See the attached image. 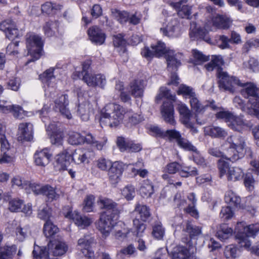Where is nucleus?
<instances>
[{"mask_svg": "<svg viewBox=\"0 0 259 259\" xmlns=\"http://www.w3.org/2000/svg\"><path fill=\"white\" fill-rule=\"evenodd\" d=\"M220 88L231 93L236 91V86L242 88L241 95L248 99L247 113L259 119V88L251 82H243L236 77L230 76L228 74L220 73Z\"/></svg>", "mask_w": 259, "mask_h": 259, "instance_id": "f257e3e1", "label": "nucleus"}, {"mask_svg": "<svg viewBox=\"0 0 259 259\" xmlns=\"http://www.w3.org/2000/svg\"><path fill=\"white\" fill-rule=\"evenodd\" d=\"M235 229L237 231L236 240L240 246L259 256V243L251 246L249 239V237L255 236L259 232V224L246 226L244 222H239L237 224Z\"/></svg>", "mask_w": 259, "mask_h": 259, "instance_id": "f03ea898", "label": "nucleus"}, {"mask_svg": "<svg viewBox=\"0 0 259 259\" xmlns=\"http://www.w3.org/2000/svg\"><path fill=\"white\" fill-rule=\"evenodd\" d=\"M125 111L119 104L110 103L102 110L100 123L102 127L109 126L116 127L123 118Z\"/></svg>", "mask_w": 259, "mask_h": 259, "instance_id": "7ed1b4c3", "label": "nucleus"}, {"mask_svg": "<svg viewBox=\"0 0 259 259\" xmlns=\"http://www.w3.org/2000/svg\"><path fill=\"white\" fill-rule=\"evenodd\" d=\"M225 145L230 155V157L225 158L232 161L243 157L247 151L251 153L250 149L246 145L244 137L240 135H232L228 137Z\"/></svg>", "mask_w": 259, "mask_h": 259, "instance_id": "20e7f679", "label": "nucleus"}, {"mask_svg": "<svg viewBox=\"0 0 259 259\" xmlns=\"http://www.w3.org/2000/svg\"><path fill=\"white\" fill-rule=\"evenodd\" d=\"M26 48L28 50V54L32 58L30 61H34L38 59L41 54L43 42L41 38L33 33H28L26 35Z\"/></svg>", "mask_w": 259, "mask_h": 259, "instance_id": "39448f33", "label": "nucleus"}, {"mask_svg": "<svg viewBox=\"0 0 259 259\" xmlns=\"http://www.w3.org/2000/svg\"><path fill=\"white\" fill-rule=\"evenodd\" d=\"M163 98L168 100L167 102L163 103V118L166 122L174 125L176 121L173 103L176 100V95L170 90L165 89L163 90Z\"/></svg>", "mask_w": 259, "mask_h": 259, "instance_id": "423d86ee", "label": "nucleus"}, {"mask_svg": "<svg viewBox=\"0 0 259 259\" xmlns=\"http://www.w3.org/2000/svg\"><path fill=\"white\" fill-rule=\"evenodd\" d=\"M165 137H167L170 140H176L178 145L184 150L189 151H196V148L187 139L182 137L180 133L176 130H167L164 134Z\"/></svg>", "mask_w": 259, "mask_h": 259, "instance_id": "0eeeda50", "label": "nucleus"}, {"mask_svg": "<svg viewBox=\"0 0 259 259\" xmlns=\"http://www.w3.org/2000/svg\"><path fill=\"white\" fill-rule=\"evenodd\" d=\"M98 203L101 208L106 209V211L102 214H110L112 219L118 220L120 211L116 202L106 197H100Z\"/></svg>", "mask_w": 259, "mask_h": 259, "instance_id": "6e6552de", "label": "nucleus"}, {"mask_svg": "<svg viewBox=\"0 0 259 259\" xmlns=\"http://www.w3.org/2000/svg\"><path fill=\"white\" fill-rule=\"evenodd\" d=\"M190 37L193 39H202L208 43H210L211 39L208 35L209 31L213 30L212 26L207 22L204 29L197 28L196 23L192 22L190 24Z\"/></svg>", "mask_w": 259, "mask_h": 259, "instance_id": "1a4fd4ad", "label": "nucleus"}, {"mask_svg": "<svg viewBox=\"0 0 259 259\" xmlns=\"http://www.w3.org/2000/svg\"><path fill=\"white\" fill-rule=\"evenodd\" d=\"M95 239L89 235H84L79 238L77 243L76 248L84 256L92 258L94 256V252L91 250V245L94 243Z\"/></svg>", "mask_w": 259, "mask_h": 259, "instance_id": "9d476101", "label": "nucleus"}, {"mask_svg": "<svg viewBox=\"0 0 259 259\" xmlns=\"http://www.w3.org/2000/svg\"><path fill=\"white\" fill-rule=\"evenodd\" d=\"M117 220L112 219L110 214H102L98 224V228L103 235L107 236L115 227Z\"/></svg>", "mask_w": 259, "mask_h": 259, "instance_id": "9b49d317", "label": "nucleus"}, {"mask_svg": "<svg viewBox=\"0 0 259 259\" xmlns=\"http://www.w3.org/2000/svg\"><path fill=\"white\" fill-rule=\"evenodd\" d=\"M163 56L166 59L168 70L171 72L177 71L181 64L180 60L178 58V55L175 54L173 50L167 48L163 43Z\"/></svg>", "mask_w": 259, "mask_h": 259, "instance_id": "f8f14e48", "label": "nucleus"}, {"mask_svg": "<svg viewBox=\"0 0 259 259\" xmlns=\"http://www.w3.org/2000/svg\"><path fill=\"white\" fill-rule=\"evenodd\" d=\"M54 109L56 111H59L61 114L68 119L72 118V115L67 108L69 105L68 95L62 94L55 99Z\"/></svg>", "mask_w": 259, "mask_h": 259, "instance_id": "ddd939ff", "label": "nucleus"}, {"mask_svg": "<svg viewBox=\"0 0 259 259\" xmlns=\"http://www.w3.org/2000/svg\"><path fill=\"white\" fill-rule=\"evenodd\" d=\"M63 214L65 218L72 220L75 224L82 228L89 226L92 221L85 216L80 215L78 212H72L69 207H67L63 210Z\"/></svg>", "mask_w": 259, "mask_h": 259, "instance_id": "4468645a", "label": "nucleus"}, {"mask_svg": "<svg viewBox=\"0 0 259 259\" xmlns=\"http://www.w3.org/2000/svg\"><path fill=\"white\" fill-rule=\"evenodd\" d=\"M177 109L180 114L181 122L185 126H191L192 121L194 119L192 111L185 103L179 101L177 104Z\"/></svg>", "mask_w": 259, "mask_h": 259, "instance_id": "2eb2a0df", "label": "nucleus"}, {"mask_svg": "<svg viewBox=\"0 0 259 259\" xmlns=\"http://www.w3.org/2000/svg\"><path fill=\"white\" fill-rule=\"evenodd\" d=\"M92 156V151L83 148L76 149L70 155L72 161L77 165L89 163Z\"/></svg>", "mask_w": 259, "mask_h": 259, "instance_id": "dca6fc26", "label": "nucleus"}, {"mask_svg": "<svg viewBox=\"0 0 259 259\" xmlns=\"http://www.w3.org/2000/svg\"><path fill=\"white\" fill-rule=\"evenodd\" d=\"M188 0H181L178 2H171L169 5L177 11L181 18L189 19L191 15L192 7L187 4Z\"/></svg>", "mask_w": 259, "mask_h": 259, "instance_id": "f3484780", "label": "nucleus"}, {"mask_svg": "<svg viewBox=\"0 0 259 259\" xmlns=\"http://www.w3.org/2000/svg\"><path fill=\"white\" fill-rule=\"evenodd\" d=\"M123 170L122 163L115 161L108 169L109 181L112 185H116L120 181Z\"/></svg>", "mask_w": 259, "mask_h": 259, "instance_id": "a211bd4d", "label": "nucleus"}, {"mask_svg": "<svg viewBox=\"0 0 259 259\" xmlns=\"http://www.w3.org/2000/svg\"><path fill=\"white\" fill-rule=\"evenodd\" d=\"M33 139V125L29 122L21 123L19 125L18 140L23 142Z\"/></svg>", "mask_w": 259, "mask_h": 259, "instance_id": "6ab92c4d", "label": "nucleus"}, {"mask_svg": "<svg viewBox=\"0 0 259 259\" xmlns=\"http://www.w3.org/2000/svg\"><path fill=\"white\" fill-rule=\"evenodd\" d=\"M70 154L67 150L58 154L55 157L54 166L56 169L59 171L67 170L70 164Z\"/></svg>", "mask_w": 259, "mask_h": 259, "instance_id": "aec40b11", "label": "nucleus"}, {"mask_svg": "<svg viewBox=\"0 0 259 259\" xmlns=\"http://www.w3.org/2000/svg\"><path fill=\"white\" fill-rule=\"evenodd\" d=\"M5 101L0 100V111L5 113L12 112L15 118L19 119H22L25 116V111L20 106L16 105L5 106Z\"/></svg>", "mask_w": 259, "mask_h": 259, "instance_id": "412c9836", "label": "nucleus"}, {"mask_svg": "<svg viewBox=\"0 0 259 259\" xmlns=\"http://www.w3.org/2000/svg\"><path fill=\"white\" fill-rule=\"evenodd\" d=\"M0 29L5 33L9 39H13L18 37V30L15 23L11 20H7L0 24Z\"/></svg>", "mask_w": 259, "mask_h": 259, "instance_id": "4be33fe9", "label": "nucleus"}, {"mask_svg": "<svg viewBox=\"0 0 259 259\" xmlns=\"http://www.w3.org/2000/svg\"><path fill=\"white\" fill-rule=\"evenodd\" d=\"M224 64V60L221 55H214L212 56L211 61L205 65L206 69L209 71H212L214 69H217V76L219 78V84L220 88V73L221 72L228 73L225 72L221 68V66Z\"/></svg>", "mask_w": 259, "mask_h": 259, "instance_id": "5701e85b", "label": "nucleus"}, {"mask_svg": "<svg viewBox=\"0 0 259 259\" xmlns=\"http://www.w3.org/2000/svg\"><path fill=\"white\" fill-rule=\"evenodd\" d=\"M52 156L48 149L37 151L34 155V162L37 166L45 167L49 163Z\"/></svg>", "mask_w": 259, "mask_h": 259, "instance_id": "b1692460", "label": "nucleus"}, {"mask_svg": "<svg viewBox=\"0 0 259 259\" xmlns=\"http://www.w3.org/2000/svg\"><path fill=\"white\" fill-rule=\"evenodd\" d=\"M207 22L212 28L214 27L224 29L229 28L232 23L231 20L228 17L219 15L213 16L211 21Z\"/></svg>", "mask_w": 259, "mask_h": 259, "instance_id": "393cba45", "label": "nucleus"}, {"mask_svg": "<svg viewBox=\"0 0 259 259\" xmlns=\"http://www.w3.org/2000/svg\"><path fill=\"white\" fill-rule=\"evenodd\" d=\"M141 54L146 58L160 57L162 56V42L161 41H158L156 44H152L151 46V49L148 47H145L142 50Z\"/></svg>", "mask_w": 259, "mask_h": 259, "instance_id": "a878e982", "label": "nucleus"}, {"mask_svg": "<svg viewBox=\"0 0 259 259\" xmlns=\"http://www.w3.org/2000/svg\"><path fill=\"white\" fill-rule=\"evenodd\" d=\"M88 33L92 42L99 45L104 43L105 34L99 27L94 26L90 27L88 30Z\"/></svg>", "mask_w": 259, "mask_h": 259, "instance_id": "bb28decb", "label": "nucleus"}, {"mask_svg": "<svg viewBox=\"0 0 259 259\" xmlns=\"http://www.w3.org/2000/svg\"><path fill=\"white\" fill-rule=\"evenodd\" d=\"M134 212L138 215L136 218L141 222H146L151 219L152 215L150 209L146 205L137 203Z\"/></svg>", "mask_w": 259, "mask_h": 259, "instance_id": "cd10ccee", "label": "nucleus"}, {"mask_svg": "<svg viewBox=\"0 0 259 259\" xmlns=\"http://www.w3.org/2000/svg\"><path fill=\"white\" fill-rule=\"evenodd\" d=\"M205 135L214 138L224 139L228 135L227 132L223 128L215 125H209L204 128Z\"/></svg>", "mask_w": 259, "mask_h": 259, "instance_id": "c85d7f7f", "label": "nucleus"}, {"mask_svg": "<svg viewBox=\"0 0 259 259\" xmlns=\"http://www.w3.org/2000/svg\"><path fill=\"white\" fill-rule=\"evenodd\" d=\"M142 80H134L131 82L127 89L131 95L135 98H141L143 96L144 86Z\"/></svg>", "mask_w": 259, "mask_h": 259, "instance_id": "c756f323", "label": "nucleus"}, {"mask_svg": "<svg viewBox=\"0 0 259 259\" xmlns=\"http://www.w3.org/2000/svg\"><path fill=\"white\" fill-rule=\"evenodd\" d=\"M249 126V123L243 119V116L234 115V118L229 123V127L235 131L241 132L245 127Z\"/></svg>", "mask_w": 259, "mask_h": 259, "instance_id": "7c9ffc66", "label": "nucleus"}, {"mask_svg": "<svg viewBox=\"0 0 259 259\" xmlns=\"http://www.w3.org/2000/svg\"><path fill=\"white\" fill-rule=\"evenodd\" d=\"M163 33L168 37H175L179 35L178 22L175 19L169 20L166 26L163 28Z\"/></svg>", "mask_w": 259, "mask_h": 259, "instance_id": "2f4dec72", "label": "nucleus"}, {"mask_svg": "<svg viewBox=\"0 0 259 259\" xmlns=\"http://www.w3.org/2000/svg\"><path fill=\"white\" fill-rule=\"evenodd\" d=\"M53 246V253L55 256L64 255L68 249V244L62 239L54 240Z\"/></svg>", "mask_w": 259, "mask_h": 259, "instance_id": "473e14b6", "label": "nucleus"}, {"mask_svg": "<svg viewBox=\"0 0 259 259\" xmlns=\"http://www.w3.org/2000/svg\"><path fill=\"white\" fill-rule=\"evenodd\" d=\"M171 255L172 259H189L191 253L186 247L177 246L171 252Z\"/></svg>", "mask_w": 259, "mask_h": 259, "instance_id": "72a5a7b5", "label": "nucleus"}, {"mask_svg": "<svg viewBox=\"0 0 259 259\" xmlns=\"http://www.w3.org/2000/svg\"><path fill=\"white\" fill-rule=\"evenodd\" d=\"M91 106V104L88 102H83L78 105L77 113L82 121H87L89 120Z\"/></svg>", "mask_w": 259, "mask_h": 259, "instance_id": "f704fd0d", "label": "nucleus"}, {"mask_svg": "<svg viewBox=\"0 0 259 259\" xmlns=\"http://www.w3.org/2000/svg\"><path fill=\"white\" fill-rule=\"evenodd\" d=\"M244 176L243 170L238 167H232L227 174V180L229 181L236 182L241 180Z\"/></svg>", "mask_w": 259, "mask_h": 259, "instance_id": "c9c22d12", "label": "nucleus"}, {"mask_svg": "<svg viewBox=\"0 0 259 259\" xmlns=\"http://www.w3.org/2000/svg\"><path fill=\"white\" fill-rule=\"evenodd\" d=\"M233 230L226 224L220 225L216 235L221 240L227 239L232 235Z\"/></svg>", "mask_w": 259, "mask_h": 259, "instance_id": "e433bc0d", "label": "nucleus"}, {"mask_svg": "<svg viewBox=\"0 0 259 259\" xmlns=\"http://www.w3.org/2000/svg\"><path fill=\"white\" fill-rule=\"evenodd\" d=\"M225 202L229 205L238 207L240 206L241 199L232 190L228 191L225 196Z\"/></svg>", "mask_w": 259, "mask_h": 259, "instance_id": "4c0bfd02", "label": "nucleus"}, {"mask_svg": "<svg viewBox=\"0 0 259 259\" xmlns=\"http://www.w3.org/2000/svg\"><path fill=\"white\" fill-rule=\"evenodd\" d=\"M58 231L59 229L57 226L55 225L51 221H47L44 225V233L47 238L53 236Z\"/></svg>", "mask_w": 259, "mask_h": 259, "instance_id": "58836bf2", "label": "nucleus"}, {"mask_svg": "<svg viewBox=\"0 0 259 259\" xmlns=\"http://www.w3.org/2000/svg\"><path fill=\"white\" fill-rule=\"evenodd\" d=\"M185 231L191 239H195L201 234V228L194 225L191 222L187 223Z\"/></svg>", "mask_w": 259, "mask_h": 259, "instance_id": "ea45409f", "label": "nucleus"}, {"mask_svg": "<svg viewBox=\"0 0 259 259\" xmlns=\"http://www.w3.org/2000/svg\"><path fill=\"white\" fill-rule=\"evenodd\" d=\"M32 253L34 259H50L48 249L45 247L35 246Z\"/></svg>", "mask_w": 259, "mask_h": 259, "instance_id": "a19ab883", "label": "nucleus"}, {"mask_svg": "<svg viewBox=\"0 0 259 259\" xmlns=\"http://www.w3.org/2000/svg\"><path fill=\"white\" fill-rule=\"evenodd\" d=\"M54 71V68H50L39 75V78L44 83L50 86V83L55 80Z\"/></svg>", "mask_w": 259, "mask_h": 259, "instance_id": "79ce46f5", "label": "nucleus"}, {"mask_svg": "<svg viewBox=\"0 0 259 259\" xmlns=\"http://www.w3.org/2000/svg\"><path fill=\"white\" fill-rule=\"evenodd\" d=\"M189 103L192 110L196 114L203 112L205 110V105H203L197 98L196 95L190 99Z\"/></svg>", "mask_w": 259, "mask_h": 259, "instance_id": "37998d69", "label": "nucleus"}, {"mask_svg": "<svg viewBox=\"0 0 259 259\" xmlns=\"http://www.w3.org/2000/svg\"><path fill=\"white\" fill-rule=\"evenodd\" d=\"M234 114L228 110H226L224 108L217 112L215 117L218 119L224 120L229 126V123H230L231 120L234 118Z\"/></svg>", "mask_w": 259, "mask_h": 259, "instance_id": "c03bdc74", "label": "nucleus"}, {"mask_svg": "<svg viewBox=\"0 0 259 259\" xmlns=\"http://www.w3.org/2000/svg\"><path fill=\"white\" fill-rule=\"evenodd\" d=\"M139 191L140 194L143 197H150L154 192L153 186L148 181L144 182L141 186Z\"/></svg>", "mask_w": 259, "mask_h": 259, "instance_id": "a18cd8bd", "label": "nucleus"}, {"mask_svg": "<svg viewBox=\"0 0 259 259\" xmlns=\"http://www.w3.org/2000/svg\"><path fill=\"white\" fill-rule=\"evenodd\" d=\"M177 94L178 95H182L184 96H186L189 99L196 95L192 87L184 84H182L179 86Z\"/></svg>", "mask_w": 259, "mask_h": 259, "instance_id": "49530a36", "label": "nucleus"}, {"mask_svg": "<svg viewBox=\"0 0 259 259\" xmlns=\"http://www.w3.org/2000/svg\"><path fill=\"white\" fill-rule=\"evenodd\" d=\"M231 40L227 36L222 35L216 37L215 43L217 46L221 49H229Z\"/></svg>", "mask_w": 259, "mask_h": 259, "instance_id": "de8ad7c7", "label": "nucleus"}, {"mask_svg": "<svg viewBox=\"0 0 259 259\" xmlns=\"http://www.w3.org/2000/svg\"><path fill=\"white\" fill-rule=\"evenodd\" d=\"M179 172L181 177L185 178L198 175L197 170L196 168L181 165Z\"/></svg>", "mask_w": 259, "mask_h": 259, "instance_id": "09e8293b", "label": "nucleus"}, {"mask_svg": "<svg viewBox=\"0 0 259 259\" xmlns=\"http://www.w3.org/2000/svg\"><path fill=\"white\" fill-rule=\"evenodd\" d=\"M42 190V194L46 195L49 201H52L59 197L55 190L49 185L44 186Z\"/></svg>", "mask_w": 259, "mask_h": 259, "instance_id": "8fccbe9b", "label": "nucleus"}, {"mask_svg": "<svg viewBox=\"0 0 259 259\" xmlns=\"http://www.w3.org/2000/svg\"><path fill=\"white\" fill-rule=\"evenodd\" d=\"M112 14L115 19L120 23L127 22L129 19L128 13L125 11H120L117 9H113Z\"/></svg>", "mask_w": 259, "mask_h": 259, "instance_id": "3c124183", "label": "nucleus"}, {"mask_svg": "<svg viewBox=\"0 0 259 259\" xmlns=\"http://www.w3.org/2000/svg\"><path fill=\"white\" fill-rule=\"evenodd\" d=\"M68 142L71 145H81L84 143V138L80 133L73 132L70 134Z\"/></svg>", "mask_w": 259, "mask_h": 259, "instance_id": "603ef678", "label": "nucleus"}, {"mask_svg": "<svg viewBox=\"0 0 259 259\" xmlns=\"http://www.w3.org/2000/svg\"><path fill=\"white\" fill-rule=\"evenodd\" d=\"M134 233L137 236H141L146 229V225L141 223L137 218L133 220Z\"/></svg>", "mask_w": 259, "mask_h": 259, "instance_id": "864d4df0", "label": "nucleus"}, {"mask_svg": "<svg viewBox=\"0 0 259 259\" xmlns=\"http://www.w3.org/2000/svg\"><path fill=\"white\" fill-rule=\"evenodd\" d=\"M19 47V42L17 41L9 44L6 48L7 55L14 57L17 56L20 51Z\"/></svg>", "mask_w": 259, "mask_h": 259, "instance_id": "5fc2aeb1", "label": "nucleus"}, {"mask_svg": "<svg viewBox=\"0 0 259 259\" xmlns=\"http://www.w3.org/2000/svg\"><path fill=\"white\" fill-rule=\"evenodd\" d=\"M24 205L23 201L18 199H13L9 201V209L12 212L20 211Z\"/></svg>", "mask_w": 259, "mask_h": 259, "instance_id": "6e6d98bb", "label": "nucleus"}, {"mask_svg": "<svg viewBox=\"0 0 259 259\" xmlns=\"http://www.w3.org/2000/svg\"><path fill=\"white\" fill-rule=\"evenodd\" d=\"M97 167L101 170H108L112 164V162L109 159L101 157L96 161Z\"/></svg>", "mask_w": 259, "mask_h": 259, "instance_id": "4d7b16f0", "label": "nucleus"}, {"mask_svg": "<svg viewBox=\"0 0 259 259\" xmlns=\"http://www.w3.org/2000/svg\"><path fill=\"white\" fill-rule=\"evenodd\" d=\"M84 138V142L95 146L98 150H102L104 145V143L96 141L95 138L90 133L87 134Z\"/></svg>", "mask_w": 259, "mask_h": 259, "instance_id": "13d9d810", "label": "nucleus"}, {"mask_svg": "<svg viewBox=\"0 0 259 259\" xmlns=\"http://www.w3.org/2000/svg\"><path fill=\"white\" fill-rule=\"evenodd\" d=\"M88 86L95 87L99 83L96 80L94 74L91 73H85L84 75L81 76V78Z\"/></svg>", "mask_w": 259, "mask_h": 259, "instance_id": "bf43d9fd", "label": "nucleus"}, {"mask_svg": "<svg viewBox=\"0 0 259 259\" xmlns=\"http://www.w3.org/2000/svg\"><path fill=\"white\" fill-rule=\"evenodd\" d=\"M9 252H5L7 248L0 249V259H13L12 255L15 254L17 251V247L12 245Z\"/></svg>", "mask_w": 259, "mask_h": 259, "instance_id": "052dcab7", "label": "nucleus"}, {"mask_svg": "<svg viewBox=\"0 0 259 259\" xmlns=\"http://www.w3.org/2000/svg\"><path fill=\"white\" fill-rule=\"evenodd\" d=\"M192 54L194 59L195 63L200 64L203 62H206L209 60V57L204 55L202 52L197 50H193L192 51Z\"/></svg>", "mask_w": 259, "mask_h": 259, "instance_id": "680f3d73", "label": "nucleus"}, {"mask_svg": "<svg viewBox=\"0 0 259 259\" xmlns=\"http://www.w3.org/2000/svg\"><path fill=\"white\" fill-rule=\"evenodd\" d=\"M24 189L29 190L31 189L35 194H42L43 186L35 183H31L28 181L24 184Z\"/></svg>", "mask_w": 259, "mask_h": 259, "instance_id": "e2e57ef3", "label": "nucleus"}, {"mask_svg": "<svg viewBox=\"0 0 259 259\" xmlns=\"http://www.w3.org/2000/svg\"><path fill=\"white\" fill-rule=\"evenodd\" d=\"M218 166L220 172V178H222L224 175H226L229 171L230 168L228 162L222 159H219L218 162Z\"/></svg>", "mask_w": 259, "mask_h": 259, "instance_id": "0e129e2a", "label": "nucleus"}, {"mask_svg": "<svg viewBox=\"0 0 259 259\" xmlns=\"http://www.w3.org/2000/svg\"><path fill=\"white\" fill-rule=\"evenodd\" d=\"M259 47V39H251L247 40L243 45L242 51L244 53H248L250 49L252 47Z\"/></svg>", "mask_w": 259, "mask_h": 259, "instance_id": "69168bd1", "label": "nucleus"}, {"mask_svg": "<svg viewBox=\"0 0 259 259\" xmlns=\"http://www.w3.org/2000/svg\"><path fill=\"white\" fill-rule=\"evenodd\" d=\"M51 217L52 209L48 206H46L38 211V217L46 222L51 221L50 219Z\"/></svg>", "mask_w": 259, "mask_h": 259, "instance_id": "338daca9", "label": "nucleus"}, {"mask_svg": "<svg viewBox=\"0 0 259 259\" xmlns=\"http://www.w3.org/2000/svg\"><path fill=\"white\" fill-rule=\"evenodd\" d=\"M122 194L128 200L133 199L135 195V188L132 185L125 187L122 191Z\"/></svg>", "mask_w": 259, "mask_h": 259, "instance_id": "774afa93", "label": "nucleus"}]
</instances>
